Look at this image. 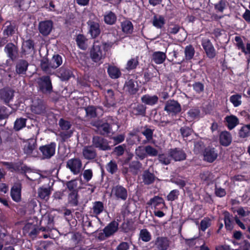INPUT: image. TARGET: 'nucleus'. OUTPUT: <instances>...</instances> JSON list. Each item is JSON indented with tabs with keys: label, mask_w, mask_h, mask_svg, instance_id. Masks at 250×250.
Instances as JSON below:
<instances>
[{
	"label": "nucleus",
	"mask_w": 250,
	"mask_h": 250,
	"mask_svg": "<svg viewBox=\"0 0 250 250\" xmlns=\"http://www.w3.org/2000/svg\"><path fill=\"white\" fill-rule=\"evenodd\" d=\"M92 146L99 150L106 151L111 149L108 140L101 136H93L92 139Z\"/></svg>",
	"instance_id": "obj_4"
},
{
	"label": "nucleus",
	"mask_w": 250,
	"mask_h": 250,
	"mask_svg": "<svg viewBox=\"0 0 250 250\" xmlns=\"http://www.w3.org/2000/svg\"><path fill=\"white\" fill-rule=\"evenodd\" d=\"M145 150L146 155L149 156L155 157L158 155V150L153 146L148 145L145 147Z\"/></svg>",
	"instance_id": "obj_61"
},
{
	"label": "nucleus",
	"mask_w": 250,
	"mask_h": 250,
	"mask_svg": "<svg viewBox=\"0 0 250 250\" xmlns=\"http://www.w3.org/2000/svg\"><path fill=\"white\" fill-rule=\"evenodd\" d=\"M62 57L61 55L54 54L50 62V68L55 69L60 66L62 63Z\"/></svg>",
	"instance_id": "obj_31"
},
{
	"label": "nucleus",
	"mask_w": 250,
	"mask_h": 250,
	"mask_svg": "<svg viewBox=\"0 0 250 250\" xmlns=\"http://www.w3.org/2000/svg\"><path fill=\"white\" fill-rule=\"evenodd\" d=\"M59 125L62 130H69L71 127V125L70 122L66 121L63 118H61L59 122Z\"/></svg>",
	"instance_id": "obj_64"
},
{
	"label": "nucleus",
	"mask_w": 250,
	"mask_h": 250,
	"mask_svg": "<svg viewBox=\"0 0 250 250\" xmlns=\"http://www.w3.org/2000/svg\"><path fill=\"white\" fill-rule=\"evenodd\" d=\"M225 119L228 124V127L229 129H233L238 124V119L234 116H227Z\"/></svg>",
	"instance_id": "obj_49"
},
{
	"label": "nucleus",
	"mask_w": 250,
	"mask_h": 250,
	"mask_svg": "<svg viewBox=\"0 0 250 250\" xmlns=\"http://www.w3.org/2000/svg\"><path fill=\"white\" fill-rule=\"evenodd\" d=\"M18 25L15 21H6L2 25V35L7 39L14 36L18 31Z\"/></svg>",
	"instance_id": "obj_3"
},
{
	"label": "nucleus",
	"mask_w": 250,
	"mask_h": 250,
	"mask_svg": "<svg viewBox=\"0 0 250 250\" xmlns=\"http://www.w3.org/2000/svg\"><path fill=\"white\" fill-rule=\"evenodd\" d=\"M104 20L106 24L113 25L117 21V16L114 12L111 11H108L104 15Z\"/></svg>",
	"instance_id": "obj_33"
},
{
	"label": "nucleus",
	"mask_w": 250,
	"mask_h": 250,
	"mask_svg": "<svg viewBox=\"0 0 250 250\" xmlns=\"http://www.w3.org/2000/svg\"><path fill=\"white\" fill-rule=\"evenodd\" d=\"M166 23L164 17L162 15L157 16L155 15L152 20L153 25L157 29H161Z\"/></svg>",
	"instance_id": "obj_37"
},
{
	"label": "nucleus",
	"mask_w": 250,
	"mask_h": 250,
	"mask_svg": "<svg viewBox=\"0 0 250 250\" xmlns=\"http://www.w3.org/2000/svg\"><path fill=\"white\" fill-rule=\"evenodd\" d=\"M108 46V44L105 42L95 41L90 51V56L92 61L97 63L104 59Z\"/></svg>",
	"instance_id": "obj_1"
},
{
	"label": "nucleus",
	"mask_w": 250,
	"mask_h": 250,
	"mask_svg": "<svg viewBox=\"0 0 250 250\" xmlns=\"http://www.w3.org/2000/svg\"><path fill=\"white\" fill-rule=\"evenodd\" d=\"M142 167V163L138 161H133L129 165L130 171L133 174L136 175Z\"/></svg>",
	"instance_id": "obj_44"
},
{
	"label": "nucleus",
	"mask_w": 250,
	"mask_h": 250,
	"mask_svg": "<svg viewBox=\"0 0 250 250\" xmlns=\"http://www.w3.org/2000/svg\"><path fill=\"white\" fill-rule=\"evenodd\" d=\"M232 217V216H230L228 212L225 213L224 221L225 227L229 230H232L233 228V222Z\"/></svg>",
	"instance_id": "obj_51"
},
{
	"label": "nucleus",
	"mask_w": 250,
	"mask_h": 250,
	"mask_svg": "<svg viewBox=\"0 0 250 250\" xmlns=\"http://www.w3.org/2000/svg\"><path fill=\"white\" fill-rule=\"evenodd\" d=\"M29 63L28 62L24 59L19 60L16 63L15 71L18 75H25L28 69Z\"/></svg>",
	"instance_id": "obj_19"
},
{
	"label": "nucleus",
	"mask_w": 250,
	"mask_h": 250,
	"mask_svg": "<svg viewBox=\"0 0 250 250\" xmlns=\"http://www.w3.org/2000/svg\"><path fill=\"white\" fill-rule=\"evenodd\" d=\"M152 236L150 232L146 229H142L139 233V239L144 242H148L151 240Z\"/></svg>",
	"instance_id": "obj_42"
},
{
	"label": "nucleus",
	"mask_w": 250,
	"mask_h": 250,
	"mask_svg": "<svg viewBox=\"0 0 250 250\" xmlns=\"http://www.w3.org/2000/svg\"><path fill=\"white\" fill-rule=\"evenodd\" d=\"M218 154L213 147H208L204 150V161L212 163L217 158Z\"/></svg>",
	"instance_id": "obj_21"
},
{
	"label": "nucleus",
	"mask_w": 250,
	"mask_h": 250,
	"mask_svg": "<svg viewBox=\"0 0 250 250\" xmlns=\"http://www.w3.org/2000/svg\"><path fill=\"white\" fill-rule=\"evenodd\" d=\"M68 202L69 204L72 207H75L78 205V191L70 192L68 196Z\"/></svg>",
	"instance_id": "obj_41"
},
{
	"label": "nucleus",
	"mask_w": 250,
	"mask_h": 250,
	"mask_svg": "<svg viewBox=\"0 0 250 250\" xmlns=\"http://www.w3.org/2000/svg\"><path fill=\"white\" fill-rule=\"evenodd\" d=\"M119 229V224L115 221H111L103 229L106 238L109 237L116 232Z\"/></svg>",
	"instance_id": "obj_17"
},
{
	"label": "nucleus",
	"mask_w": 250,
	"mask_h": 250,
	"mask_svg": "<svg viewBox=\"0 0 250 250\" xmlns=\"http://www.w3.org/2000/svg\"><path fill=\"white\" fill-rule=\"evenodd\" d=\"M156 178L155 174L151 172L149 169H146L143 171L141 174L142 183L144 185H150L154 183Z\"/></svg>",
	"instance_id": "obj_15"
},
{
	"label": "nucleus",
	"mask_w": 250,
	"mask_h": 250,
	"mask_svg": "<svg viewBox=\"0 0 250 250\" xmlns=\"http://www.w3.org/2000/svg\"><path fill=\"white\" fill-rule=\"evenodd\" d=\"M53 27V22L51 20H45L39 22L38 29L42 36H47L50 34Z\"/></svg>",
	"instance_id": "obj_11"
},
{
	"label": "nucleus",
	"mask_w": 250,
	"mask_h": 250,
	"mask_svg": "<svg viewBox=\"0 0 250 250\" xmlns=\"http://www.w3.org/2000/svg\"><path fill=\"white\" fill-rule=\"evenodd\" d=\"M105 168L106 170L111 174L115 173L118 171V166L116 162L114 160H111L108 163Z\"/></svg>",
	"instance_id": "obj_52"
},
{
	"label": "nucleus",
	"mask_w": 250,
	"mask_h": 250,
	"mask_svg": "<svg viewBox=\"0 0 250 250\" xmlns=\"http://www.w3.org/2000/svg\"><path fill=\"white\" fill-rule=\"evenodd\" d=\"M83 155L86 160H93L97 157L96 151L92 145L84 147L83 150Z\"/></svg>",
	"instance_id": "obj_24"
},
{
	"label": "nucleus",
	"mask_w": 250,
	"mask_h": 250,
	"mask_svg": "<svg viewBox=\"0 0 250 250\" xmlns=\"http://www.w3.org/2000/svg\"><path fill=\"white\" fill-rule=\"evenodd\" d=\"M56 76L62 82L67 81L74 76L71 68L64 65L57 70Z\"/></svg>",
	"instance_id": "obj_8"
},
{
	"label": "nucleus",
	"mask_w": 250,
	"mask_h": 250,
	"mask_svg": "<svg viewBox=\"0 0 250 250\" xmlns=\"http://www.w3.org/2000/svg\"><path fill=\"white\" fill-rule=\"evenodd\" d=\"M157 250H167L169 246V241L166 237H158L155 241Z\"/></svg>",
	"instance_id": "obj_20"
},
{
	"label": "nucleus",
	"mask_w": 250,
	"mask_h": 250,
	"mask_svg": "<svg viewBox=\"0 0 250 250\" xmlns=\"http://www.w3.org/2000/svg\"><path fill=\"white\" fill-rule=\"evenodd\" d=\"M147 204L153 206L155 210L162 209L166 207L164 199L159 196H154L149 200Z\"/></svg>",
	"instance_id": "obj_16"
},
{
	"label": "nucleus",
	"mask_w": 250,
	"mask_h": 250,
	"mask_svg": "<svg viewBox=\"0 0 250 250\" xmlns=\"http://www.w3.org/2000/svg\"><path fill=\"white\" fill-rule=\"evenodd\" d=\"M134 223L132 219H127L122 223L120 227L121 231L124 233H128L134 230Z\"/></svg>",
	"instance_id": "obj_28"
},
{
	"label": "nucleus",
	"mask_w": 250,
	"mask_h": 250,
	"mask_svg": "<svg viewBox=\"0 0 250 250\" xmlns=\"http://www.w3.org/2000/svg\"><path fill=\"white\" fill-rule=\"evenodd\" d=\"M124 87L131 95L135 94L138 91V88L135 87V82L132 79L129 80L126 82L124 85Z\"/></svg>",
	"instance_id": "obj_35"
},
{
	"label": "nucleus",
	"mask_w": 250,
	"mask_h": 250,
	"mask_svg": "<svg viewBox=\"0 0 250 250\" xmlns=\"http://www.w3.org/2000/svg\"><path fill=\"white\" fill-rule=\"evenodd\" d=\"M219 141L221 145L224 146H229L232 142L231 134L227 131L221 132L219 135Z\"/></svg>",
	"instance_id": "obj_25"
},
{
	"label": "nucleus",
	"mask_w": 250,
	"mask_h": 250,
	"mask_svg": "<svg viewBox=\"0 0 250 250\" xmlns=\"http://www.w3.org/2000/svg\"><path fill=\"white\" fill-rule=\"evenodd\" d=\"M37 83L39 90L44 94H50L53 92V85L51 77L44 75L39 78Z\"/></svg>",
	"instance_id": "obj_2"
},
{
	"label": "nucleus",
	"mask_w": 250,
	"mask_h": 250,
	"mask_svg": "<svg viewBox=\"0 0 250 250\" xmlns=\"http://www.w3.org/2000/svg\"><path fill=\"white\" fill-rule=\"evenodd\" d=\"M239 136L241 138H246L250 136V124L243 126L239 131Z\"/></svg>",
	"instance_id": "obj_50"
},
{
	"label": "nucleus",
	"mask_w": 250,
	"mask_h": 250,
	"mask_svg": "<svg viewBox=\"0 0 250 250\" xmlns=\"http://www.w3.org/2000/svg\"><path fill=\"white\" fill-rule=\"evenodd\" d=\"M195 53L194 48L191 45H187L185 49L186 59L188 60H191Z\"/></svg>",
	"instance_id": "obj_56"
},
{
	"label": "nucleus",
	"mask_w": 250,
	"mask_h": 250,
	"mask_svg": "<svg viewBox=\"0 0 250 250\" xmlns=\"http://www.w3.org/2000/svg\"><path fill=\"white\" fill-rule=\"evenodd\" d=\"M37 146L36 141L31 140L24 146L23 151L27 155L31 154Z\"/></svg>",
	"instance_id": "obj_43"
},
{
	"label": "nucleus",
	"mask_w": 250,
	"mask_h": 250,
	"mask_svg": "<svg viewBox=\"0 0 250 250\" xmlns=\"http://www.w3.org/2000/svg\"><path fill=\"white\" fill-rule=\"evenodd\" d=\"M87 39L83 34H79L77 36L76 39V43L78 47L81 49L85 50L87 49Z\"/></svg>",
	"instance_id": "obj_34"
},
{
	"label": "nucleus",
	"mask_w": 250,
	"mask_h": 250,
	"mask_svg": "<svg viewBox=\"0 0 250 250\" xmlns=\"http://www.w3.org/2000/svg\"><path fill=\"white\" fill-rule=\"evenodd\" d=\"M21 185L15 184L11 189V196L13 201L19 202L21 200Z\"/></svg>",
	"instance_id": "obj_23"
},
{
	"label": "nucleus",
	"mask_w": 250,
	"mask_h": 250,
	"mask_svg": "<svg viewBox=\"0 0 250 250\" xmlns=\"http://www.w3.org/2000/svg\"><path fill=\"white\" fill-rule=\"evenodd\" d=\"M97 128L100 130V133L102 135H107L110 133L112 130L111 125L107 122L99 123Z\"/></svg>",
	"instance_id": "obj_38"
},
{
	"label": "nucleus",
	"mask_w": 250,
	"mask_h": 250,
	"mask_svg": "<svg viewBox=\"0 0 250 250\" xmlns=\"http://www.w3.org/2000/svg\"><path fill=\"white\" fill-rule=\"evenodd\" d=\"M86 115L90 118H96L97 116L96 108L94 106H88L85 108Z\"/></svg>",
	"instance_id": "obj_57"
},
{
	"label": "nucleus",
	"mask_w": 250,
	"mask_h": 250,
	"mask_svg": "<svg viewBox=\"0 0 250 250\" xmlns=\"http://www.w3.org/2000/svg\"><path fill=\"white\" fill-rule=\"evenodd\" d=\"M144 130L142 131V134L145 136L148 141H151L153 139L154 129L148 128L147 125L144 127Z\"/></svg>",
	"instance_id": "obj_60"
},
{
	"label": "nucleus",
	"mask_w": 250,
	"mask_h": 250,
	"mask_svg": "<svg viewBox=\"0 0 250 250\" xmlns=\"http://www.w3.org/2000/svg\"><path fill=\"white\" fill-rule=\"evenodd\" d=\"M193 150L196 154L203 155V142L201 140L195 142Z\"/></svg>",
	"instance_id": "obj_54"
},
{
	"label": "nucleus",
	"mask_w": 250,
	"mask_h": 250,
	"mask_svg": "<svg viewBox=\"0 0 250 250\" xmlns=\"http://www.w3.org/2000/svg\"><path fill=\"white\" fill-rule=\"evenodd\" d=\"M185 242L186 245L189 248H198L199 246L196 245V243H199V245H200L203 242V240L199 236H197L189 239H185Z\"/></svg>",
	"instance_id": "obj_36"
},
{
	"label": "nucleus",
	"mask_w": 250,
	"mask_h": 250,
	"mask_svg": "<svg viewBox=\"0 0 250 250\" xmlns=\"http://www.w3.org/2000/svg\"><path fill=\"white\" fill-rule=\"evenodd\" d=\"M126 146L125 144L119 145L114 147L113 153L117 157L122 156L125 151Z\"/></svg>",
	"instance_id": "obj_62"
},
{
	"label": "nucleus",
	"mask_w": 250,
	"mask_h": 250,
	"mask_svg": "<svg viewBox=\"0 0 250 250\" xmlns=\"http://www.w3.org/2000/svg\"><path fill=\"white\" fill-rule=\"evenodd\" d=\"M139 64L138 57L131 58L127 61L125 69L128 71L134 70L137 68Z\"/></svg>",
	"instance_id": "obj_47"
},
{
	"label": "nucleus",
	"mask_w": 250,
	"mask_h": 250,
	"mask_svg": "<svg viewBox=\"0 0 250 250\" xmlns=\"http://www.w3.org/2000/svg\"><path fill=\"white\" fill-rule=\"evenodd\" d=\"M242 96L239 94H236L231 96L229 98L230 102L234 107H238L242 104Z\"/></svg>",
	"instance_id": "obj_53"
},
{
	"label": "nucleus",
	"mask_w": 250,
	"mask_h": 250,
	"mask_svg": "<svg viewBox=\"0 0 250 250\" xmlns=\"http://www.w3.org/2000/svg\"><path fill=\"white\" fill-rule=\"evenodd\" d=\"M107 73L112 79H117L121 76L120 70L115 66H109L107 69Z\"/></svg>",
	"instance_id": "obj_40"
},
{
	"label": "nucleus",
	"mask_w": 250,
	"mask_h": 250,
	"mask_svg": "<svg viewBox=\"0 0 250 250\" xmlns=\"http://www.w3.org/2000/svg\"><path fill=\"white\" fill-rule=\"evenodd\" d=\"M166 58V53L159 51L154 52L152 55V61L157 64L163 63Z\"/></svg>",
	"instance_id": "obj_26"
},
{
	"label": "nucleus",
	"mask_w": 250,
	"mask_h": 250,
	"mask_svg": "<svg viewBox=\"0 0 250 250\" xmlns=\"http://www.w3.org/2000/svg\"><path fill=\"white\" fill-rule=\"evenodd\" d=\"M112 192L117 199L125 201L127 198V189L121 185H118L113 187Z\"/></svg>",
	"instance_id": "obj_14"
},
{
	"label": "nucleus",
	"mask_w": 250,
	"mask_h": 250,
	"mask_svg": "<svg viewBox=\"0 0 250 250\" xmlns=\"http://www.w3.org/2000/svg\"><path fill=\"white\" fill-rule=\"evenodd\" d=\"M122 31L126 35H131L133 32L134 27L132 23L129 20H125L121 23Z\"/></svg>",
	"instance_id": "obj_30"
},
{
	"label": "nucleus",
	"mask_w": 250,
	"mask_h": 250,
	"mask_svg": "<svg viewBox=\"0 0 250 250\" xmlns=\"http://www.w3.org/2000/svg\"><path fill=\"white\" fill-rule=\"evenodd\" d=\"M168 154L170 158L176 162L184 161L187 158V154L185 151L179 147L170 149Z\"/></svg>",
	"instance_id": "obj_10"
},
{
	"label": "nucleus",
	"mask_w": 250,
	"mask_h": 250,
	"mask_svg": "<svg viewBox=\"0 0 250 250\" xmlns=\"http://www.w3.org/2000/svg\"><path fill=\"white\" fill-rule=\"evenodd\" d=\"M92 209L96 215L100 214L104 210V203L101 201H95L93 203Z\"/></svg>",
	"instance_id": "obj_46"
},
{
	"label": "nucleus",
	"mask_w": 250,
	"mask_h": 250,
	"mask_svg": "<svg viewBox=\"0 0 250 250\" xmlns=\"http://www.w3.org/2000/svg\"><path fill=\"white\" fill-rule=\"evenodd\" d=\"M66 167L74 174H78L82 167V161L79 158H74L68 160Z\"/></svg>",
	"instance_id": "obj_9"
},
{
	"label": "nucleus",
	"mask_w": 250,
	"mask_h": 250,
	"mask_svg": "<svg viewBox=\"0 0 250 250\" xmlns=\"http://www.w3.org/2000/svg\"><path fill=\"white\" fill-rule=\"evenodd\" d=\"M146 105L141 104H131L130 109L131 116H142L144 117L146 114Z\"/></svg>",
	"instance_id": "obj_13"
},
{
	"label": "nucleus",
	"mask_w": 250,
	"mask_h": 250,
	"mask_svg": "<svg viewBox=\"0 0 250 250\" xmlns=\"http://www.w3.org/2000/svg\"><path fill=\"white\" fill-rule=\"evenodd\" d=\"M35 43L31 39H28L24 42L21 48V53L25 55L26 53H30L34 50Z\"/></svg>",
	"instance_id": "obj_27"
},
{
	"label": "nucleus",
	"mask_w": 250,
	"mask_h": 250,
	"mask_svg": "<svg viewBox=\"0 0 250 250\" xmlns=\"http://www.w3.org/2000/svg\"><path fill=\"white\" fill-rule=\"evenodd\" d=\"M40 65L41 68L43 71L47 72L50 67V62H49L48 59L46 58L42 59L41 61Z\"/></svg>",
	"instance_id": "obj_63"
},
{
	"label": "nucleus",
	"mask_w": 250,
	"mask_h": 250,
	"mask_svg": "<svg viewBox=\"0 0 250 250\" xmlns=\"http://www.w3.org/2000/svg\"><path fill=\"white\" fill-rule=\"evenodd\" d=\"M180 132L182 137L184 139L190 136L193 130L191 127L185 125L180 128Z\"/></svg>",
	"instance_id": "obj_55"
},
{
	"label": "nucleus",
	"mask_w": 250,
	"mask_h": 250,
	"mask_svg": "<svg viewBox=\"0 0 250 250\" xmlns=\"http://www.w3.org/2000/svg\"><path fill=\"white\" fill-rule=\"evenodd\" d=\"M1 99L6 104H8L14 96V91L10 88H3L0 91Z\"/></svg>",
	"instance_id": "obj_18"
},
{
	"label": "nucleus",
	"mask_w": 250,
	"mask_h": 250,
	"mask_svg": "<svg viewBox=\"0 0 250 250\" xmlns=\"http://www.w3.org/2000/svg\"><path fill=\"white\" fill-rule=\"evenodd\" d=\"M158 97L157 95L150 96L145 94L141 97V101L143 103L149 105H153L158 102Z\"/></svg>",
	"instance_id": "obj_29"
},
{
	"label": "nucleus",
	"mask_w": 250,
	"mask_h": 250,
	"mask_svg": "<svg viewBox=\"0 0 250 250\" xmlns=\"http://www.w3.org/2000/svg\"><path fill=\"white\" fill-rule=\"evenodd\" d=\"M51 188H49L40 187L38 189V197L46 201L49 199L51 194Z\"/></svg>",
	"instance_id": "obj_32"
},
{
	"label": "nucleus",
	"mask_w": 250,
	"mask_h": 250,
	"mask_svg": "<svg viewBox=\"0 0 250 250\" xmlns=\"http://www.w3.org/2000/svg\"><path fill=\"white\" fill-rule=\"evenodd\" d=\"M105 101L104 102V106L109 108L116 104L114 91L112 89L107 90L105 95Z\"/></svg>",
	"instance_id": "obj_22"
},
{
	"label": "nucleus",
	"mask_w": 250,
	"mask_h": 250,
	"mask_svg": "<svg viewBox=\"0 0 250 250\" xmlns=\"http://www.w3.org/2000/svg\"><path fill=\"white\" fill-rule=\"evenodd\" d=\"M56 143L52 142L49 144L42 145L39 147V150L44 159H49L55 154Z\"/></svg>",
	"instance_id": "obj_6"
},
{
	"label": "nucleus",
	"mask_w": 250,
	"mask_h": 250,
	"mask_svg": "<svg viewBox=\"0 0 250 250\" xmlns=\"http://www.w3.org/2000/svg\"><path fill=\"white\" fill-rule=\"evenodd\" d=\"M88 33L90 35L91 38L95 39L98 37L101 34L100 24L92 20H89L87 22Z\"/></svg>",
	"instance_id": "obj_12"
},
{
	"label": "nucleus",
	"mask_w": 250,
	"mask_h": 250,
	"mask_svg": "<svg viewBox=\"0 0 250 250\" xmlns=\"http://www.w3.org/2000/svg\"><path fill=\"white\" fill-rule=\"evenodd\" d=\"M27 119L23 118H17L15 121L14 129L15 131H19L26 126Z\"/></svg>",
	"instance_id": "obj_48"
},
{
	"label": "nucleus",
	"mask_w": 250,
	"mask_h": 250,
	"mask_svg": "<svg viewBox=\"0 0 250 250\" xmlns=\"http://www.w3.org/2000/svg\"><path fill=\"white\" fill-rule=\"evenodd\" d=\"M171 158L169 155L163 153L158 155L159 162L165 165H168L171 163Z\"/></svg>",
	"instance_id": "obj_58"
},
{
	"label": "nucleus",
	"mask_w": 250,
	"mask_h": 250,
	"mask_svg": "<svg viewBox=\"0 0 250 250\" xmlns=\"http://www.w3.org/2000/svg\"><path fill=\"white\" fill-rule=\"evenodd\" d=\"M164 110L168 115L174 116L181 112L182 108L181 104L177 101L169 100L165 104Z\"/></svg>",
	"instance_id": "obj_5"
},
{
	"label": "nucleus",
	"mask_w": 250,
	"mask_h": 250,
	"mask_svg": "<svg viewBox=\"0 0 250 250\" xmlns=\"http://www.w3.org/2000/svg\"><path fill=\"white\" fill-rule=\"evenodd\" d=\"M179 194L180 192L178 189H173L167 196L166 199L168 201L172 202L178 199Z\"/></svg>",
	"instance_id": "obj_59"
},
{
	"label": "nucleus",
	"mask_w": 250,
	"mask_h": 250,
	"mask_svg": "<svg viewBox=\"0 0 250 250\" xmlns=\"http://www.w3.org/2000/svg\"><path fill=\"white\" fill-rule=\"evenodd\" d=\"M200 111L198 108H193L190 109L187 113L188 118L190 121L197 119L199 118Z\"/></svg>",
	"instance_id": "obj_45"
},
{
	"label": "nucleus",
	"mask_w": 250,
	"mask_h": 250,
	"mask_svg": "<svg viewBox=\"0 0 250 250\" xmlns=\"http://www.w3.org/2000/svg\"><path fill=\"white\" fill-rule=\"evenodd\" d=\"M204 50L208 58L212 59L216 56L215 50L210 42L208 41L206 43V45H204Z\"/></svg>",
	"instance_id": "obj_39"
},
{
	"label": "nucleus",
	"mask_w": 250,
	"mask_h": 250,
	"mask_svg": "<svg viewBox=\"0 0 250 250\" xmlns=\"http://www.w3.org/2000/svg\"><path fill=\"white\" fill-rule=\"evenodd\" d=\"M4 51L7 57L13 62L19 58V48L13 42H7L4 46Z\"/></svg>",
	"instance_id": "obj_7"
}]
</instances>
